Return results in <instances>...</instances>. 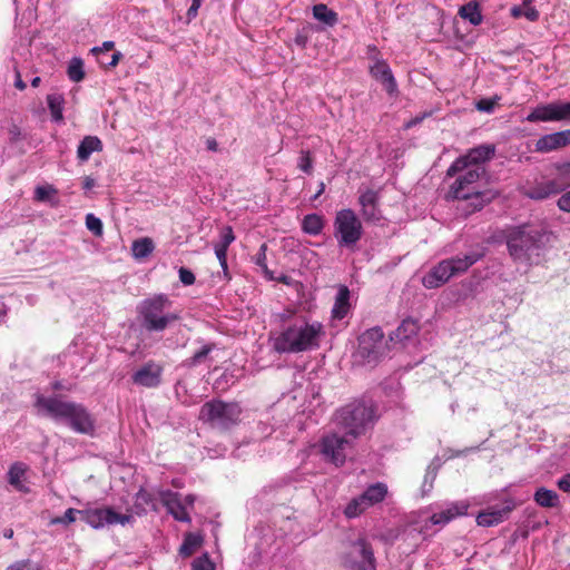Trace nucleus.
<instances>
[{
	"label": "nucleus",
	"mask_w": 570,
	"mask_h": 570,
	"mask_svg": "<svg viewBox=\"0 0 570 570\" xmlns=\"http://www.w3.org/2000/svg\"><path fill=\"white\" fill-rule=\"evenodd\" d=\"M167 295L159 294L144 299L138 306L142 326L149 332H163L176 320L178 315L166 312L170 306Z\"/></svg>",
	"instance_id": "0eeeda50"
},
{
	"label": "nucleus",
	"mask_w": 570,
	"mask_h": 570,
	"mask_svg": "<svg viewBox=\"0 0 570 570\" xmlns=\"http://www.w3.org/2000/svg\"><path fill=\"white\" fill-rule=\"evenodd\" d=\"M242 409L238 403L214 400L206 402L199 412V419L218 429H229L239 422Z\"/></svg>",
	"instance_id": "1a4fd4ad"
},
{
	"label": "nucleus",
	"mask_w": 570,
	"mask_h": 570,
	"mask_svg": "<svg viewBox=\"0 0 570 570\" xmlns=\"http://www.w3.org/2000/svg\"><path fill=\"white\" fill-rule=\"evenodd\" d=\"M210 351H212L210 345H204L199 351H197L193 355V357L190 358V364L197 365V364L202 363L207 357V355L209 354Z\"/></svg>",
	"instance_id": "de8ad7c7"
},
{
	"label": "nucleus",
	"mask_w": 570,
	"mask_h": 570,
	"mask_svg": "<svg viewBox=\"0 0 570 570\" xmlns=\"http://www.w3.org/2000/svg\"><path fill=\"white\" fill-rule=\"evenodd\" d=\"M68 77L75 82H79L83 79V66L81 59L73 58L68 66Z\"/></svg>",
	"instance_id": "e433bc0d"
},
{
	"label": "nucleus",
	"mask_w": 570,
	"mask_h": 570,
	"mask_svg": "<svg viewBox=\"0 0 570 570\" xmlns=\"http://www.w3.org/2000/svg\"><path fill=\"white\" fill-rule=\"evenodd\" d=\"M379 194L372 189H367L360 194L358 204L361 206V215L367 223H380L383 218L379 208Z\"/></svg>",
	"instance_id": "aec40b11"
},
{
	"label": "nucleus",
	"mask_w": 570,
	"mask_h": 570,
	"mask_svg": "<svg viewBox=\"0 0 570 570\" xmlns=\"http://www.w3.org/2000/svg\"><path fill=\"white\" fill-rule=\"evenodd\" d=\"M193 570H215V564L207 554H204L194 560Z\"/></svg>",
	"instance_id": "c03bdc74"
},
{
	"label": "nucleus",
	"mask_w": 570,
	"mask_h": 570,
	"mask_svg": "<svg viewBox=\"0 0 570 570\" xmlns=\"http://www.w3.org/2000/svg\"><path fill=\"white\" fill-rule=\"evenodd\" d=\"M499 521V512L495 510L480 512L476 517V523L481 527H490Z\"/></svg>",
	"instance_id": "4c0bfd02"
},
{
	"label": "nucleus",
	"mask_w": 570,
	"mask_h": 570,
	"mask_svg": "<svg viewBox=\"0 0 570 570\" xmlns=\"http://www.w3.org/2000/svg\"><path fill=\"white\" fill-rule=\"evenodd\" d=\"M569 145L570 129H566L540 137L535 142V151L549 153Z\"/></svg>",
	"instance_id": "4be33fe9"
},
{
	"label": "nucleus",
	"mask_w": 570,
	"mask_h": 570,
	"mask_svg": "<svg viewBox=\"0 0 570 570\" xmlns=\"http://www.w3.org/2000/svg\"><path fill=\"white\" fill-rule=\"evenodd\" d=\"M552 233L543 227L522 225L513 227L507 235L511 257L525 264H538L551 243Z\"/></svg>",
	"instance_id": "20e7f679"
},
{
	"label": "nucleus",
	"mask_w": 570,
	"mask_h": 570,
	"mask_svg": "<svg viewBox=\"0 0 570 570\" xmlns=\"http://www.w3.org/2000/svg\"><path fill=\"white\" fill-rule=\"evenodd\" d=\"M200 6H202V1H198V0H196L195 2L191 3L190 8L187 11V16L189 19H193L197 16L198 9L200 8Z\"/></svg>",
	"instance_id": "680f3d73"
},
{
	"label": "nucleus",
	"mask_w": 570,
	"mask_h": 570,
	"mask_svg": "<svg viewBox=\"0 0 570 570\" xmlns=\"http://www.w3.org/2000/svg\"><path fill=\"white\" fill-rule=\"evenodd\" d=\"M343 560L352 570H376L373 550L364 539L353 542Z\"/></svg>",
	"instance_id": "4468645a"
},
{
	"label": "nucleus",
	"mask_w": 570,
	"mask_h": 570,
	"mask_svg": "<svg viewBox=\"0 0 570 570\" xmlns=\"http://www.w3.org/2000/svg\"><path fill=\"white\" fill-rule=\"evenodd\" d=\"M266 250H267V245L264 243L261 245V247H259L257 254L254 256L253 261L262 269V272L268 279H274L272 272L267 267Z\"/></svg>",
	"instance_id": "c9c22d12"
},
{
	"label": "nucleus",
	"mask_w": 570,
	"mask_h": 570,
	"mask_svg": "<svg viewBox=\"0 0 570 570\" xmlns=\"http://www.w3.org/2000/svg\"><path fill=\"white\" fill-rule=\"evenodd\" d=\"M163 372L161 364L149 361L134 372L131 380L138 386L154 389L160 385Z\"/></svg>",
	"instance_id": "f3484780"
},
{
	"label": "nucleus",
	"mask_w": 570,
	"mask_h": 570,
	"mask_svg": "<svg viewBox=\"0 0 570 570\" xmlns=\"http://www.w3.org/2000/svg\"><path fill=\"white\" fill-rule=\"evenodd\" d=\"M114 41H105L101 47H95L91 49V52L96 56H99L102 52L110 51L114 49Z\"/></svg>",
	"instance_id": "6e6d98bb"
},
{
	"label": "nucleus",
	"mask_w": 570,
	"mask_h": 570,
	"mask_svg": "<svg viewBox=\"0 0 570 570\" xmlns=\"http://www.w3.org/2000/svg\"><path fill=\"white\" fill-rule=\"evenodd\" d=\"M81 519L94 529H100L114 524L126 525L134 521V515L128 512L118 513L112 508H104L82 510Z\"/></svg>",
	"instance_id": "ddd939ff"
},
{
	"label": "nucleus",
	"mask_w": 570,
	"mask_h": 570,
	"mask_svg": "<svg viewBox=\"0 0 570 570\" xmlns=\"http://www.w3.org/2000/svg\"><path fill=\"white\" fill-rule=\"evenodd\" d=\"M154 249V242L149 237L136 239L131 245V253L136 259L146 258L153 253Z\"/></svg>",
	"instance_id": "7c9ffc66"
},
{
	"label": "nucleus",
	"mask_w": 570,
	"mask_h": 570,
	"mask_svg": "<svg viewBox=\"0 0 570 570\" xmlns=\"http://www.w3.org/2000/svg\"><path fill=\"white\" fill-rule=\"evenodd\" d=\"M495 151L494 145H481L472 148L466 155L459 157L448 169L446 176L453 177L466 167L483 166L484 161L490 159Z\"/></svg>",
	"instance_id": "2eb2a0df"
},
{
	"label": "nucleus",
	"mask_w": 570,
	"mask_h": 570,
	"mask_svg": "<svg viewBox=\"0 0 570 570\" xmlns=\"http://www.w3.org/2000/svg\"><path fill=\"white\" fill-rule=\"evenodd\" d=\"M202 543V538L195 533L186 534L179 552L184 557L190 556Z\"/></svg>",
	"instance_id": "72a5a7b5"
},
{
	"label": "nucleus",
	"mask_w": 570,
	"mask_h": 570,
	"mask_svg": "<svg viewBox=\"0 0 570 570\" xmlns=\"http://www.w3.org/2000/svg\"><path fill=\"white\" fill-rule=\"evenodd\" d=\"M27 471L26 464L21 462L13 463L8 472V481L11 485H13L17 490H23V478Z\"/></svg>",
	"instance_id": "2f4dec72"
},
{
	"label": "nucleus",
	"mask_w": 570,
	"mask_h": 570,
	"mask_svg": "<svg viewBox=\"0 0 570 570\" xmlns=\"http://www.w3.org/2000/svg\"><path fill=\"white\" fill-rule=\"evenodd\" d=\"M528 121H570V101L539 105L525 117Z\"/></svg>",
	"instance_id": "dca6fc26"
},
{
	"label": "nucleus",
	"mask_w": 570,
	"mask_h": 570,
	"mask_svg": "<svg viewBox=\"0 0 570 570\" xmlns=\"http://www.w3.org/2000/svg\"><path fill=\"white\" fill-rule=\"evenodd\" d=\"M458 174L460 175L451 185L446 198L465 200L466 212L479 210L495 197V193L491 190L480 191L476 188L478 180L485 174L482 166L466 167Z\"/></svg>",
	"instance_id": "39448f33"
},
{
	"label": "nucleus",
	"mask_w": 570,
	"mask_h": 570,
	"mask_svg": "<svg viewBox=\"0 0 570 570\" xmlns=\"http://www.w3.org/2000/svg\"><path fill=\"white\" fill-rule=\"evenodd\" d=\"M324 218L318 214H307L302 222V230L305 234L317 236L323 232Z\"/></svg>",
	"instance_id": "a878e982"
},
{
	"label": "nucleus",
	"mask_w": 570,
	"mask_h": 570,
	"mask_svg": "<svg viewBox=\"0 0 570 570\" xmlns=\"http://www.w3.org/2000/svg\"><path fill=\"white\" fill-rule=\"evenodd\" d=\"M86 227L95 235L101 236L104 232L102 222L94 214L86 215Z\"/></svg>",
	"instance_id": "a19ab883"
},
{
	"label": "nucleus",
	"mask_w": 570,
	"mask_h": 570,
	"mask_svg": "<svg viewBox=\"0 0 570 570\" xmlns=\"http://www.w3.org/2000/svg\"><path fill=\"white\" fill-rule=\"evenodd\" d=\"M494 105H495V98H492V99L483 98V99H480L475 104V107L480 111L491 112L494 110Z\"/></svg>",
	"instance_id": "8fccbe9b"
},
{
	"label": "nucleus",
	"mask_w": 570,
	"mask_h": 570,
	"mask_svg": "<svg viewBox=\"0 0 570 570\" xmlns=\"http://www.w3.org/2000/svg\"><path fill=\"white\" fill-rule=\"evenodd\" d=\"M483 255L484 253L482 249H474L463 256L444 259L423 276L422 284L429 289L438 288L446 283L452 276L464 273Z\"/></svg>",
	"instance_id": "423d86ee"
},
{
	"label": "nucleus",
	"mask_w": 570,
	"mask_h": 570,
	"mask_svg": "<svg viewBox=\"0 0 570 570\" xmlns=\"http://www.w3.org/2000/svg\"><path fill=\"white\" fill-rule=\"evenodd\" d=\"M35 407L39 415L65 423L76 433L87 435L95 433V419L82 404L63 401L58 396L37 394Z\"/></svg>",
	"instance_id": "f03ea898"
},
{
	"label": "nucleus",
	"mask_w": 570,
	"mask_h": 570,
	"mask_svg": "<svg viewBox=\"0 0 570 570\" xmlns=\"http://www.w3.org/2000/svg\"><path fill=\"white\" fill-rule=\"evenodd\" d=\"M510 12H511V16L513 18L523 17V7H522V4L512 7Z\"/></svg>",
	"instance_id": "69168bd1"
},
{
	"label": "nucleus",
	"mask_w": 570,
	"mask_h": 570,
	"mask_svg": "<svg viewBox=\"0 0 570 570\" xmlns=\"http://www.w3.org/2000/svg\"><path fill=\"white\" fill-rule=\"evenodd\" d=\"M558 488L563 492H570V473L564 474L561 479H559Z\"/></svg>",
	"instance_id": "13d9d810"
},
{
	"label": "nucleus",
	"mask_w": 570,
	"mask_h": 570,
	"mask_svg": "<svg viewBox=\"0 0 570 570\" xmlns=\"http://www.w3.org/2000/svg\"><path fill=\"white\" fill-rule=\"evenodd\" d=\"M160 502L167 509V512L179 522L189 523L190 511L194 508L195 495L187 494L181 497V494L177 492H173L170 490H164L159 493Z\"/></svg>",
	"instance_id": "f8f14e48"
},
{
	"label": "nucleus",
	"mask_w": 570,
	"mask_h": 570,
	"mask_svg": "<svg viewBox=\"0 0 570 570\" xmlns=\"http://www.w3.org/2000/svg\"><path fill=\"white\" fill-rule=\"evenodd\" d=\"M430 510H432V508L417 512L415 518H413L409 524H406V533H416L412 543L413 548H417L422 540L426 539L429 535L435 532L432 531V527H434V524L431 523Z\"/></svg>",
	"instance_id": "a211bd4d"
},
{
	"label": "nucleus",
	"mask_w": 570,
	"mask_h": 570,
	"mask_svg": "<svg viewBox=\"0 0 570 570\" xmlns=\"http://www.w3.org/2000/svg\"><path fill=\"white\" fill-rule=\"evenodd\" d=\"M313 17L328 27H333L338 22L337 13L323 3L313 7Z\"/></svg>",
	"instance_id": "bb28decb"
},
{
	"label": "nucleus",
	"mask_w": 570,
	"mask_h": 570,
	"mask_svg": "<svg viewBox=\"0 0 570 570\" xmlns=\"http://www.w3.org/2000/svg\"><path fill=\"white\" fill-rule=\"evenodd\" d=\"M468 509L466 501L449 502L438 511H430L431 523L442 528L456 517L466 514Z\"/></svg>",
	"instance_id": "6ab92c4d"
},
{
	"label": "nucleus",
	"mask_w": 570,
	"mask_h": 570,
	"mask_svg": "<svg viewBox=\"0 0 570 570\" xmlns=\"http://www.w3.org/2000/svg\"><path fill=\"white\" fill-rule=\"evenodd\" d=\"M307 41H308V38L305 33L303 32H298L295 38H294V42L301 47V48H305L306 45H307Z\"/></svg>",
	"instance_id": "052dcab7"
},
{
	"label": "nucleus",
	"mask_w": 570,
	"mask_h": 570,
	"mask_svg": "<svg viewBox=\"0 0 570 570\" xmlns=\"http://www.w3.org/2000/svg\"><path fill=\"white\" fill-rule=\"evenodd\" d=\"M434 479H435V473L428 471V473L424 478L423 488L425 489L428 487V491H430L432 489Z\"/></svg>",
	"instance_id": "e2e57ef3"
},
{
	"label": "nucleus",
	"mask_w": 570,
	"mask_h": 570,
	"mask_svg": "<svg viewBox=\"0 0 570 570\" xmlns=\"http://www.w3.org/2000/svg\"><path fill=\"white\" fill-rule=\"evenodd\" d=\"M147 504L149 505L150 504V495L147 491L145 490H140L137 494H136V505H140V504Z\"/></svg>",
	"instance_id": "4d7b16f0"
},
{
	"label": "nucleus",
	"mask_w": 570,
	"mask_h": 570,
	"mask_svg": "<svg viewBox=\"0 0 570 570\" xmlns=\"http://www.w3.org/2000/svg\"><path fill=\"white\" fill-rule=\"evenodd\" d=\"M357 355L365 363H375L384 354V333L381 327L366 330L358 336Z\"/></svg>",
	"instance_id": "9b49d317"
},
{
	"label": "nucleus",
	"mask_w": 570,
	"mask_h": 570,
	"mask_svg": "<svg viewBox=\"0 0 570 570\" xmlns=\"http://www.w3.org/2000/svg\"><path fill=\"white\" fill-rule=\"evenodd\" d=\"M351 292L345 285H341L337 289L335 302L332 307V320L333 321H342L344 320L351 311L350 303Z\"/></svg>",
	"instance_id": "5701e85b"
},
{
	"label": "nucleus",
	"mask_w": 570,
	"mask_h": 570,
	"mask_svg": "<svg viewBox=\"0 0 570 570\" xmlns=\"http://www.w3.org/2000/svg\"><path fill=\"white\" fill-rule=\"evenodd\" d=\"M215 255L219 262V265L224 272L225 277L229 278L228 265H227V250L226 248L215 247Z\"/></svg>",
	"instance_id": "49530a36"
},
{
	"label": "nucleus",
	"mask_w": 570,
	"mask_h": 570,
	"mask_svg": "<svg viewBox=\"0 0 570 570\" xmlns=\"http://www.w3.org/2000/svg\"><path fill=\"white\" fill-rule=\"evenodd\" d=\"M234 240L235 235L233 228L230 226H225L220 230L219 240L214 246L228 249Z\"/></svg>",
	"instance_id": "58836bf2"
},
{
	"label": "nucleus",
	"mask_w": 570,
	"mask_h": 570,
	"mask_svg": "<svg viewBox=\"0 0 570 570\" xmlns=\"http://www.w3.org/2000/svg\"><path fill=\"white\" fill-rule=\"evenodd\" d=\"M367 509L365 508V505L363 504L362 500L360 499V497H355L353 498L348 503L347 505L345 507L344 509V515L347 518V519H354V518H357L360 517L362 513H364Z\"/></svg>",
	"instance_id": "f704fd0d"
},
{
	"label": "nucleus",
	"mask_w": 570,
	"mask_h": 570,
	"mask_svg": "<svg viewBox=\"0 0 570 570\" xmlns=\"http://www.w3.org/2000/svg\"><path fill=\"white\" fill-rule=\"evenodd\" d=\"M557 206L561 212L570 214V189L558 198Z\"/></svg>",
	"instance_id": "3c124183"
},
{
	"label": "nucleus",
	"mask_w": 570,
	"mask_h": 570,
	"mask_svg": "<svg viewBox=\"0 0 570 570\" xmlns=\"http://www.w3.org/2000/svg\"><path fill=\"white\" fill-rule=\"evenodd\" d=\"M298 168L306 173L311 174L313 170V160L311 157V153L308 150H302L298 158Z\"/></svg>",
	"instance_id": "37998d69"
},
{
	"label": "nucleus",
	"mask_w": 570,
	"mask_h": 570,
	"mask_svg": "<svg viewBox=\"0 0 570 570\" xmlns=\"http://www.w3.org/2000/svg\"><path fill=\"white\" fill-rule=\"evenodd\" d=\"M415 534L416 533H413V534H409L406 533V525L403 528L402 532L396 537V538H400L401 540H403L404 542H409V550L410 551H415L416 548H413L412 547V543L415 539Z\"/></svg>",
	"instance_id": "603ef678"
},
{
	"label": "nucleus",
	"mask_w": 570,
	"mask_h": 570,
	"mask_svg": "<svg viewBox=\"0 0 570 570\" xmlns=\"http://www.w3.org/2000/svg\"><path fill=\"white\" fill-rule=\"evenodd\" d=\"M324 334L321 322L297 316L288 321L282 332L273 338V347L278 353L311 351L318 347Z\"/></svg>",
	"instance_id": "7ed1b4c3"
},
{
	"label": "nucleus",
	"mask_w": 570,
	"mask_h": 570,
	"mask_svg": "<svg viewBox=\"0 0 570 570\" xmlns=\"http://www.w3.org/2000/svg\"><path fill=\"white\" fill-rule=\"evenodd\" d=\"M419 332V324L412 318L403 320L391 335V341L404 343L415 336Z\"/></svg>",
	"instance_id": "b1692460"
},
{
	"label": "nucleus",
	"mask_w": 570,
	"mask_h": 570,
	"mask_svg": "<svg viewBox=\"0 0 570 570\" xmlns=\"http://www.w3.org/2000/svg\"><path fill=\"white\" fill-rule=\"evenodd\" d=\"M334 237L342 248H355L362 239L363 226L361 219L350 208L341 209L334 218Z\"/></svg>",
	"instance_id": "6e6552de"
},
{
	"label": "nucleus",
	"mask_w": 570,
	"mask_h": 570,
	"mask_svg": "<svg viewBox=\"0 0 570 570\" xmlns=\"http://www.w3.org/2000/svg\"><path fill=\"white\" fill-rule=\"evenodd\" d=\"M121 57H122V55H121L119 51H116V52H114V53L111 55V59H110V61H108V62H105V61H104L102 59H100V58H98V59H99V62H100L101 65H105V66H107V67H109V68H112V67H116V66L118 65V62H119V60H120V58H121Z\"/></svg>",
	"instance_id": "bf43d9fd"
},
{
	"label": "nucleus",
	"mask_w": 570,
	"mask_h": 570,
	"mask_svg": "<svg viewBox=\"0 0 570 570\" xmlns=\"http://www.w3.org/2000/svg\"><path fill=\"white\" fill-rule=\"evenodd\" d=\"M95 186H96V180L90 176H86L83 179L82 188L85 190H90Z\"/></svg>",
	"instance_id": "0e129e2a"
},
{
	"label": "nucleus",
	"mask_w": 570,
	"mask_h": 570,
	"mask_svg": "<svg viewBox=\"0 0 570 570\" xmlns=\"http://www.w3.org/2000/svg\"><path fill=\"white\" fill-rule=\"evenodd\" d=\"M364 492L374 504H377L385 499L387 494V485L383 482H376L368 485Z\"/></svg>",
	"instance_id": "473e14b6"
},
{
	"label": "nucleus",
	"mask_w": 570,
	"mask_h": 570,
	"mask_svg": "<svg viewBox=\"0 0 570 570\" xmlns=\"http://www.w3.org/2000/svg\"><path fill=\"white\" fill-rule=\"evenodd\" d=\"M534 501L542 508H554L559 503V497L553 490L539 488L534 493Z\"/></svg>",
	"instance_id": "c756f323"
},
{
	"label": "nucleus",
	"mask_w": 570,
	"mask_h": 570,
	"mask_svg": "<svg viewBox=\"0 0 570 570\" xmlns=\"http://www.w3.org/2000/svg\"><path fill=\"white\" fill-rule=\"evenodd\" d=\"M14 86L17 89L19 90H23L26 89V83L23 82V80L21 79V76H20V72L17 71L16 72V80H14Z\"/></svg>",
	"instance_id": "338daca9"
},
{
	"label": "nucleus",
	"mask_w": 570,
	"mask_h": 570,
	"mask_svg": "<svg viewBox=\"0 0 570 570\" xmlns=\"http://www.w3.org/2000/svg\"><path fill=\"white\" fill-rule=\"evenodd\" d=\"M48 108L51 114V118L56 122H60L63 119V105L65 98L61 94H50L47 96Z\"/></svg>",
	"instance_id": "cd10ccee"
},
{
	"label": "nucleus",
	"mask_w": 570,
	"mask_h": 570,
	"mask_svg": "<svg viewBox=\"0 0 570 570\" xmlns=\"http://www.w3.org/2000/svg\"><path fill=\"white\" fill-rule=\"evenodd\" d=\"M178 274H179V281L185 286H189V285H193L195 283V275H194V273L190 269L185 268V267H180L179 271H178Z\"/></svg>",
	"instance_id": "09e8293b"
},
{
	"label": "nucleus",
	"mask_w": 570,
	"mask_h": 570,
	"mask_svg": "<svg viewBox=\"0 0 570 570\" xmlns=\"http://www.w3.org/2000/svg\"><path fill=\"white\" fill-rule=\"evenodd\" d=\"M570 186V164L566 165L554 179L543 180L537 185L524 187L523 194L534 200H543L566 190Z\"/></svg>",
	"instance_id": "9d476101"
},
{
	"label": "nucleus",
	"mask_w": 570,
	"mask_h": 570,
	"mask_svg": "<svg viewBox=\"0 0 570 570\" xmlns=\"http://www.w3.org/2000/svg\"><path fill=\"white\" fill-rule=\"evenodd\" d=\"M206 147L210 151H216L218 149V144L214 138H208L206 140Z\"/></svg>",
	"instance_id": "774afa93"
},
{
	"label": "nucleus",
	"mask_w": 570,
	"mask_h": 570,
	"mask_svg": "<svg viewBox=\"0 0 570 570\" xmlns=\"http://www.w3.org/2000/svg\"><path fill=\"white\" fill-rule=\"evenodd\" d=\"M81 517V511L69 508L63 515L51 519L50 524H70L76 521L77 515Z\"/></svg>",
	"instance_id": "ea45409f"
},
{
	"label": "nucleus",
	"mask_w": 570,
	"mask_h": 570,
	"mask_svg": "<svg viewBox=\"0 0 570 570\" xmlns=\"http://www.w3.org/2000/svg\"><path fill=\"white\" fill-rule=\"evenodd\" d=\"M102 149L101 140L96 136H86L79 144L77 157L80 161H87L91 154Z\"/></svg>",
	"instance_id": "393cba45"
},
{
	"label": "nucleus",
	"mask_w": 570,
	"mask_h": 570,
	"mask_svg": "<svg viewBox=\"0 0 570 570\" xmlns=\"http://www.w3.org/2000/svg\"><path fill=\"white\" fill-rule=\"evenodd\" d=\"M523 17L534 22L539 19V11L534 7H523Z\"/></svg>",
	"instance_id": "864d4df0"
},
{
	"label": "nucleus",
	"mask_w": 570,
	"mask_h": 570,
	"mask_svg": "<svg viewBox=\"0 0 570 570\" xmlns=\"http://www.w3.org/2000/svg\"><path fill=\"white\" fill-rule=\"evenodd\" d=\"M31 562L29 560H20L10 564L7 570H30Z\"/></svg>",
	"instance_id": "5fc2aeb1"
},
{
	"label": "nucleus",
	"mask_w": 570,
	"mask_h": 570,
	"mask_svg": "<svg viewBox=\"0 0 570 570\" xmlns=\"http://www.w3.org/2000/svg\"><path fill=\"white\" fill-rule=\"evenodd\" d=\"M372 65L370 66V75L377 81L382 83L384 89L390 94L393 95L397 91V83L396 80L392 73V70L389 66V63L380 59L377 57L372 58Z\"/></svg>",
	"instance_id": "412c9836"
},
{
	"label": "nucleus",
	"mask_w": 570,
	"mask_h": 570,
	"mask_svg": "<svg viewBox=\"0 0 570 570\" xmlns=\"http://www.w3.org/2000/svg\"><path fill=\"white\" fill-rule=\"evenodd\" d=\"M57 194V189L51 186H37L35 189V199L38 202H46L48 200L52 195Z\"/></svg>",
	"instance_id": "79ce46f5"
},
{
	"label": "nucleus",
	"mask_w": 570,
	"mask_h": 570,
	"mask_svg": "<svg viewBox=\"0 0 570 570\" xmlns=\"http://www.w3.org/2000/svg\"><path fill=\"white\" fill-rule=\"evenodd\" d=\"M522 501H523L522 498H508V495H505V494L503 495L501 493V514L503 512H510Z\"/></svg>",
	"instance_id": "a18cd8bd"
},
{
	"label": "nucleus",
	"mask_w": 570,
	"mask_h": 570,
	"mask_svg": "<svg viewBox=\"0 0 570 570\" xmlns=\"http://www.w3.org/2000/svg\"><path fill=\"white\" fill-rule=\"evenodd\" d=\"M374 420L375 410L371 401H357L340 409L335 414V422L344 435L337 433L324 435L320 443V452L336 466L342 465L352 439L364 433Z\"/></svg>",
	"instance_id": "f257e3e1"
},
{
	"label": "nucleus",
	"mask_w": 570,
	"mask_h": 570,
	"mask_svg": "<svg viewBox=\"0 0 570 570\" xmlns=\"http://www.w3.org/2000/svg\"><path fill=\"white\" fill-rule=\"evenodd\" d=\"M459 16L468 20L473 26H479L482 22V14L479 9V4L474 1H470L459 9Z\"/></svg>",
	"instance_id": "c85d7f7f"
}]
</instances>
